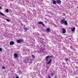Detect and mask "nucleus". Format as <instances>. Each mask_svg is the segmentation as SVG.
<instances>
[{
  "mask_svg": "<svg viewBox=\"0 0 78 78\" xmlns=\"http://www.w3.org/2000/svg\"><path fill=\"white\" fill-rule=\"evenodd\" d=\"M60 22L61 24H65V25H68L67 21L65 19L61 20Z\"/></svg>",
  "mask_w": 78,
  "mask_h": 78,
  "instance_id": "f257e3e1",
  "label": "nucleus"
},
{
  "mask_svg": "<svg viewBox=\"0 0 78 78\" xmlns=\"http://www.w3.org/2000/svg\"><path fill=\"white\" fill-rule=\"evenodd\" d=\"M23 42V40L22 39L20 40H18L17 41V43H22Z\"/></svg>",
  "mask_w": 78,
  "mask_h": 78,
  "instance_id": "f03ea898",
  "label": "nucleus"
},
{
  "mask_svg": "<svg viewBox=\"0 0 78 78\" xmlns=\"http://www.w3.org/2000/svg\"><path fill=\"white\" fill-rule=\"evenodd\" d=\"M52 57H53V55L51 56L49 55L48 56H47L46 58V62H48V61H49V60L48 59V58H52Z\"/></svg>",
  "mask_w": 78,
  "mask_h": 78,
  "instance_id": "7ed1b4c3",
  "label": "nucleus"
},
{
  "mask_svg": "<svg viewBox=\"0 0 78 78\" xmlns=\"http://www.w3.org/2000/svg\"><path fill=\"white\" fill-rule=\"evenodd\" d=\"M50 28H47L46 30V31L47 33H48V32H50Z\"/></svg>",
  "mask_w": 78,
  "mask_h": 78,
  "instance_id": "20e7f679",
  "label": "nucleus"
},
{
  "mask_svg": "<svg viewBox=\"0 0 78 78\" xmlns=\"http://www.w3.org/2000/svg\"><path fill=\"white\" fill-rule=\"evenodd\" d=\"M56 2L58 3V4H59L61 3V2L60 0H57Z\"/></svg>",
  "mask_w": 78,
  "mask_h": 78,
  "instance_id": "39448f33",
  "label": "nucleus"
},
{
  "mask_svg": "<svg viewBox=\"0 0 78 78\" xmlns=\"http://www.w3.org/2000/svg\"><path fill=\"white\" fill-rule=\"evenodd\" d=\"M62 33H66V29L64 28L62 29Z\"/></svg>",
  "mask_w": 78,
  "mask_h": 78,
  "instance_id": "423d86ee",
  "label": "nucleus"
},
{
  "mask_svg": "<svg viewBox=\"0 0 78 78\" xmlns=\"http://www.w3.org/2000/svg\"><path fill=\"white\" fill-rule=\"evenodd\" d=\"M14 43V42L13 41H10L9 43L10 45H13Z\"/></svg>",
  "mask_w": 78,
  "mask_h": 78,
  "instance_id": "0eeeda50",
  "label": "nucleus"
},
{
  "mask_svg": "<svg viewBox=\"0 0 78 78\" xmlns=\"http://www.w3.org/2000/svg\"><path fill=\"white\" fill-rule=\"evenodd\" d=\"M72 31L73 32V31H75V27H73L71 29Z\"/></svg>",
  "mask_w": 78,
  "mask_h": 78,
  "instance_id": "6e6552de",
  "label": "nucleus"
},
{
  "mask_svg": "<svg viewBox=\"0 0 78 78\" xmlns=\"http://www.w3.org/2000/svg\"><path fill=\"white\" fill-rule=\"evenodd\" d=\"M14 56L15 58H17V57L18 56V55L17 54V53H15L14 54Z\"/></svg>",
  "mask_w": 78,
  "mask_h": 78,
  "instance_id": "1a4fd4ad",
  "label": "nucleus"
},
{
  "mask_svg": "<svg viewBox=\"0 0 78 78\" xmlns=\"http://www.w3.org/2000/svg\"><path fill=\"white\" fill-rule=\"evenodd\" d=\"M51 62V60L50 59L49 60V61L48 62H47V64H49L50 63V62Z\"/></svg>",
  "mask_w": 78,
  "mask_h": 78,
  "instance_id": "9d476101",
  "label": "nucleus"
},
{
  "mask_svg": "<svg viewBox=\"0 0 78 78\" xmlns=\"http://www.w3.org/2000/svg\"><path fill=\"white\" fill-rule=\"evenodd\" d=\"M28 28H27V27H25L24 28V30L25 31H27V30H28Z\"/></svg>",
  "mask_w": 78,
  "mask_h": 78,
  "instance_id": "9b49d317",
  "label": "nucleus"
},
{
  "mask_svg": "<svg viewBox=\"0 0 78 78\" xmlns=\"http://www.w3.org/2000/svg\"><path fill=\"white\" fill-rule=\"evenodd\" d=\"M0 14L1 16H5V15L3 14V13H2L1 12H0Z\"/></svg>",
  "mask_w": 78,
  "mask_h": 78,
  "instance_id": "f8f14e48",
  "label": "nucleus"
},
{
  "mask_svg": "<svg viewBox=\"0 0 78 78\" xmlns=\"http://www.w3.org/2000/svg\"><path fill=\"white\" fill-rule=\"evenodd\" d=\"M53 4H56V1H53Z\"/></svg>",
  "mask_w": 78,
  "mask_h": 78,
  "instance_id": "ddd939ff",
  "label": "nucleus"
},
{
  "mask_svg": "<svg viewBox=\"0 0 78 78\" xmlns=\"http://www.w3.org/2000/svg\"><path fill=\"white\" fill-rule=\"evenodd\" d=\"M43 23L42 22H38V24L40 25V24H42Z\"/></svg>",
  "mask_w": 78,
  "mask_h": 78,
  "instance_id": "4468645a",
  "label": "nucleus"
},
{
  "mask_svg": "<svg viewBox=\"0 0 78 78\" xmlns=\"http://www.w3.org/2000/svg\"><path fill=\"white\" fill-rule=\"evenodd\" d=\"M65 61L66 62H67L68 61H69V59L68 58H66V59H65Z\"/></svg>",
  "mask_w": 78,
  "mask_h": 78,
  "instance_id": "2eb2a0df",
  "label": "nucleus"
},
{
  "mask_svg": "<svg viewBox=\"0 0 78 78\" xmlns=\"http://www.w3.org/2000/svg\"><path fill=\"white\" fill-rule=\"evenodd\" d=\"M5 12H9V10H8V9H6L5 10Z\"/></svg>",
  "mask_w": 78,
  "mask_h": 78,
  "instance_id": "dca6fc26",
  "label": "nucleus"
},
{
  "mask_svg": "<svg viewBox=\"0 0 78 78\" xmlns=\"http://www.w3.org/2000/svg\"><path fill=\"white\" fill-rule=\"evenodd\" d=\"M6 20L7 21V22H10V20H9L8 19H6Z\"/></svg>",
  "mask_w": 78,
  "mask_h": 78,
  "instance_id": "f3484780",
  "label": "nucleus"
},
{
  "mask_svg": "<svg viewBox=\"0 0 78 78\" xmlns=\"http://www.w3.org/2000/svg\"><path fill=\"white\" fill-rule=\"evenodd\" d=\"M66 63H64V62H62V65H66Z\"/></svg>",
  "mask_w": 78,
  "mask_h": 78,
  "instance_id": "a211bd4d",
  "label": "nucleus"
},
{
  "mask_svg": "<svg viewBox=\"0 0 78 78\" xmlns=\"http://www.w3.org/2000/svg\"><path fill=\"white\" fill-rule=\"evenodd\" d=\"M70 48L71 49H72H72L73 48V46H70Z\"/></svg>",
  "mask_w": 78,
  "mask_h": 78,
  "instance_id": "6ab92c4d",
  "label": "nucleus"
},
{
  "mask_svg": "<svg viewBox=\"0 0 78 78\" xmlns=\"http://www.w3.org/2000/svg\"><path fill=\"white\" fill-rule=\"evenodd\" d=\"M73 74H74V75H76V72H74L73 73Z\"/></svg>",
  "mask_w": 78,
  "mask_h": 78,
  "instance_id": "aec40b11",
  "label": "nucleus"
},
{
  "mask_svg": "<svg viewBox=\"0 0 78 78\" xmlns=\"http://www.w3.org/2000/svg\"><path fill=\"white\" fill-rule=\"evenodd\" d=\"M72 50L73 51H75V48H73V49H72Z\"/></svg>",
  "mask_w": 78,
  "mask_h": 78,
  "instance_id": "412c9836",
  "label": "nucleus"
},
{
  "mask_svg": "<svg viewBox=\"0 0 78 78\" xmlns=\"http://www.w3.org/2000/svg\"><path fill=\"white\" fill-rule=\"evenodd\" d=\"M63 50H66V47H64L63 48Z\"/></svg>",
  "mask_w": 78,
  "mask_h": 78,
  "instance_id": "4be33fe9",
  "label": "nucleus"
},
{
  "mask_svg": "<svg viewBox=\"0 0 78 78\" xmlns=\"http://www.w3.org/2000/svg\"><path fill=\"white\" fill-rule=\"evenodd\" d=\"M2 69H5V67L3 66L2 68Z\"/></svg>",
  "mask_w": 78,
  "mask_h": 78,
  "instance_id": "5701e85b",
  "label": "nucleus"
},
{
  "mask_svg": "<svg viewBox=\"0 0 78 78\" xmlns=\"http://www.w3.org/2000/svg\"><path fill=\"white\" fill-rule=\"evenodd\" d=\"M42 24L43 27H45V25L44 24V23H43Z\"/></svg>",
  "mask_w": 78,
  "mask_h": 78,
  "instance_id": "b1692460",
  "label": "nucleus"
},
{
  "mask_svg": "<svg viewBox=\"0 0 78 78\" xmlns=\"http://www.w3.org/2000/svg\"><path fill=\"white\" fill-rule=\"evenodd\" d=\"M2 51V49L1 48H0V51Z\"/></svg>",
  "mask_w": 78,
  "mask_h": 78,
  "instance_id": "393cba45",
  "label": "nucleus"
},
{
  "mask_svg": "<svg viewBox=\"0 0 78 78\" xmlns=\"http://www.w3.org/2000/svg\"><path fill=\"white\" fill-rule=\"evenodd\" d=\"M54 75V73H52L51 74V75Z\"/></svg>",
  "mask_w": 78,
  "mask_h": 78,
  "instance_id": "a878e982",
  "label": "nucleus"
},
{
  "mask_svg": "<svg viewBox=\"0 0 78 78\" xmlns=\"http://www.w3.org/2000/svg\"><path fill=\"white\" fill-rule=\"evenodd\" d=\"M29 62V64H31V63H32V62Z\"/></svg>",
  "mask_w": 78,
  "mask_h": 78,
  "instance_id": "bb28decb",
  "label": "nucleus"
},
{
  "mask_svg": "<svg viewBox=\"0 0 78 78\" xmlns=\"http://www.w3.org/2000/svg\"><path fill=\"white\" fill-rule=\"evenodd\" d=\"M3 25H4V26H5V24L3 23Z\"/></svg>",
  "mask_w": 78,
  "mask_h": 78,
  "instance_id": "cd10ccee",
  "label": "nucleus"
},
{
  "mask_svg": "<svg viewBox=\"0 0 78 78\" xmlns=\"http://www.w3.org/2000/svg\"><path fill=\"white\" fill-rule=\"evenodd\" d=\"M32 57H33V58H34V55H32Z\"/></svg>",
  "mask_w": 78,
  "mask_h": 78,
  "instance_id": "c85d7f7f",
  "label": "nucleus"
},
{
  "mask_svg": "<svg viewBox=\"0 0 78 78\" xmlns=\"http://www.w3.org/2000/svg\"><path fill=\"white\" fill-rule=\"evenodd\" d=\"M16 78H19V76H16Z\"/></svg>",
  "mask_w": 78,
  "mask_h": 78,
  "instance_id": "c756f323",
  "label": "nucleus"
},
{
  "mask_svg": "<svg viewBox=\"0 0 78 78\" xmlns=\"http://www.w3.org/2000/svg\"><path fill=\"white\" fill-rule=\"evenodd\" d=\"M62 66H63V67H65L66 66H63V65H62Z\"/></svg>",
  "mask_w": 78,
  "mask_h": 78,
  "instance_id": "7c9ffc66",
  "label": "nucleus"
},
{
  "mask_svg": "<svg viewBox=\"0 0 78 78\" xmlns=\"http://www.w3.org/2000/svg\"><path fill=\"white\" fill-rule=\"evenodd\" d=\"M0 9H2V7L1 6H0Z\"/></svg>",
  "mask_w": 78,
  "mask_h": 78,
  "instance_id": "2f4dec72",
  "label": "nucleus"
},
{
  "mask_svg": "<svg viewBox=\"0 0 78 78\" xmlns=\"http://www.w3.org/2000/svg\"><path fill=\"white\" fill-rule=\"evenodd\" d=\"M10 6H11V5H12V4H10Z\"/></svg>",
  "mask_w": 78,
  "mask_h": 78,
  "instance_id": "473e14b6",
  "label": "nucleus"
},
{
  "mask_svg": "<svg viewBox=\"0 0 78 78\" xmlns=\"http://www.w3.org/2000/svg\"><path fill=\"white\" fill-rule=\"evenodd\" d=\"M28 28H30V27H28Z\"/></svg>",
  "mask_w": 78,
  "mask_h": 78,
  "instance_id": "72a5a7b5",
  "label": "nucleus"
},
{
  "mask_svg": "<svg viewBox=\"0 0 78 78\" xmlns=\"http://www.w3.org/2000/svg\"><path fill=\"white\" fill-rule=\"evenodd\" d=\"M47 78H49L47 77Z\"/></svg>",
  "mask_w": 78,
  "mask_h": 78,
  "instance_id": "f704fd0d",
  "label": "nucleus"
}]
</instances>
